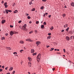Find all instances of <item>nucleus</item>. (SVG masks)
Wrapping results in <instances>:
<instances>
[{"mask_svg":"<svg viewBox=\"0 0 74 74\" xmlns=\"http://www.w3.org/2000/svg\"><path fill=\"white\" fill-rule=\"evenodd\" d=\"M26 26H27V25L26 24H24L23 26L22 29L24 30V31H27V30H28L26 28Z\"/></svg>","mask_w":74,"mask_h":74,"instance_id":"obj_1","label":"nucleus"},{"mask_svg":"<svg viewBox=\"0 0 74 74\" xmlns=\"http://www.w3.org/2000/svg\"><path fill=\"white\" fill-rule=\"evenodd\" d=\"M15 33V32L14 31L13 32L11 31L10 32V35L11 36H13V34H14Z\"/></svg>","mask_w":74,"mask_h":74,"instance_id":"obj_2","label":"nucleus"},{"mask_svg":"<svg viewBox=\"0 0 74 74\" xmlns=\"http://www.w3.org/2000/svg\"><path fill=\"white\" fill-rule=\"evenodd\" d=\"M26 41H30V42H33V40H32L30 38L26 39Z\"/></svg>","mask_w":74,"mask_h":74,"instance_id":"obj_3","label":"nucleus"},{"mask_svg":"<svg viewBox=\"0 0 74 74\" xmlns=\"http://www.w3.org/2000/svg\"><path fill=\"white\" fill-rule=\"evenodd\" d=\"M41 58V54H39L37 57V59H40Z\"/></svg>","mask_w":74,"mask_h":74,"instance_id":"obj_4","label":"nucleus"},{"mask_svg":"<svg viewBox=\"0 0 74 74\" xmlns=\"http://www.w3.org/2000/svg\"><path fill=\"white\" fill-rule=\"evenodd\" d=\"M66 40H68V41H69V40H70V37H69L68 36L66 37Z\"/></svg>","mask_w":74,"mask_h":74,"instance_id":"obj_5","label":"nucleus"},{"mask_svg":"<svg viewBox=\"0 0 74 74\" xmlns=\"http://www.w3.org/2000/svg\"><path fill=\"white\" fill-rule=\"evenodd\" d=\"M5 20H3L2 21L1 23H2V24H4V23H5Z\"/></svg>","mask_w":74,"mask_h":74,"instance_id":"obj_6","label":"nucleus"},{"mask_svg":"<svg viewBox=\"0 0 74 74\" xmlns=\"http://www.w3.org/2000/svg\"><path fill=\"white\" fill-rule=\"evenodd\" d=\"M71 6H72V7H74V2H72V3H71Z\"/></svg>","mask_w":74,"mask_h":74,"instance_id":"obj_7","label":"nucleus"},{"mask_svg":"<svg viewBox=\"0 0 74 74\" xmlns=\"http://www.w3.org/2000/svg\"><path fill=\"white\" fill-rule=\"evenodd\" d=\"M36 44H37V45H39L40 44V41H38L36 42Z\"/></svg>","mask_w":74,"mask_h":74,"instance_id":"obj_8","label":"nucleus"},{"mask_svg":"<svg viewBox=\"0 0 74 74\" xmlns=\"http://www.w3.org/2000/svg\"><path fill=\"white\" fill-rule=\"evenodd\" d=\"M28 59L29 61L30 62H31V61H32V58H31L28 57Z\"/></svg>","mask_w":74,"mask_h":74,"instance_id":"obj_9","label":"nucleus"},{"mask_svg":"<svg viewBox=\"0 0 74 74\" xmlns=\"http://www.w3.org/2000/svg\"><path fill=\"white\" fill-rule=\"evenodd\" d=\"M13 69V67H10L9 69V71H11V70H12Z\"/></svg>","mask_w":74,"mask_h":74,"instance_id":"obj_10","label":"nucleus"},{"mask_svg":"<svg viewBox=\"0 0 74 74\" xmlns=\"http://www.w3.org/2000/svg\"><path fill=\"white\" fill-rule=\"evenodd\" d=\"M20 43L21 44H23V43H24V42L22 40H21L20 42Z\"/></svg>","mask_w":74,"mask_h":74,"instance_id":"obj_11","label":"nucleus"},{"mask_svg":"<svg viewBox=\"0 0 74 74\" xmlns=\"http://www.w3.org/2000/svg\"><path fill=\"white\" fill-rule=\"evenodd\" d=\"M31 53H33V52H34V49H32L31 50Z\"/></svg>","mask_w":74,"mask_h":74,"instance_id":"obj_12","label":"nucleus"},{"mask_svg":"<svg viewBox=\"0 0 74 74\" xmlns=\"http://www.w3.org/2000/svg\"><path fill=\"white\" fill-rule=\"evenodd\" d=\"M50 29L51 30H53V26H51L50 27Z\"/></svg>","mask_w":74,"mask_h":74,"instance_id":"obj_13","label":"nucleus"},{"mask_svg":"<svg viewBox=\"0 0 74 74\" xmlns=\"http://www.w3.org/2000/svg\"><path fill=\"white\" fill-rule=\"evenodd\" d=\"M64 27H68V24H65L64 26Z\"/></svg>","mask_w":74,"mask_h":74,"instance_id":"obj_14","label":"nucleus"},{"mask_svg":"<svg viewBox=\"0 0 74 74\" xmlns=\"http://www.w3.org/2000/svg\"><path fill=\"white\" fill-rule=\"evenodd\" d=\"M6 48H7V49H8V50H11V48L9 47H6Z\"/></svg>","mask_w":74,"mask_h":74,"instance_id":"obj_15","label":"nucleus"},{"mask_svg":"<svg viewBox=\"0 0 74 74\" xmlns=\"http://www.w3.org/2000/svg\"><path fill=\"white\" fill-rule=\"evenodd\" d=\"M6 13L8 14V10L6 9L5 10Z\"/></svg>","mask_w":74,"mask_h":74,"instance_id":"obj_16","label":"nucleus"},{"mask_svg":"<svg viewBox=\"0 0 74 74\" xmlns=\"http://www.w3.org/2000/svg\"><path fill=\"white\" fill-rule=\"evenodd\" d=\"M40 61V58H37V61L38 62H39V61Z\"/></svg>","mask_w":74,"mask_h":74,"instance_id":"obj_17","label":"nucleus"},{"mask_svg":"<svg viewBox=\"0 0 74 74\" xmlns=\"http://www.w3.org/2000/svg\"><path fill=\"white\" fill-rule=\"evenodd\" d=\"M14 13L15 14V13H16L17 12H18V10H16L14 11Z\"/></svg>","mask_w":74,"mask_h":74,"instance_id":"obj_18","label":"nucleus"},{"mask_svg":"<svg viewBox=\"0 0 74 74\" xmlns=\"http://www.w3.org/2000/svg\"><path fill=\"white\" fill-rule=\"evenodd\" d=\"M5 39V37H2L1 38V39L2 40H4Z\"/></svg>","mask_w":74,"mask_h":74,"instance_id":"obj_19","label":"nucleus"},{"mask_svg":"<svg viewBox=\"0 0 74 74\" xmlns=\"http://www.w3.org/2000/svg\"><path fill=\"white\" fill-rule=\"evenodd\" d=\"M28 64L29 65V67H31V66L32 65V64H31V63L30 62H29L28 63Z\"/></svg>","mask_w":74,"mask_h":74,"instance_id":"obj_20","label":"nucleus"},{"mask_svg":"<svg viewBox=\"0 0 74 74\" xmlns=\"http://www.w3.org/2000/svg\"><path fill=\"white\" fill-rule=\"evenodd\" d=\"M51 49L50 50V51H53V49H54L53 48H51Z\"/></svg>","mask_w":74,"mask_h":74,"instance_id":"obj_21","label":"nucleus"},{"mask_svg":"<svg viewBox=\"0 0 74 74\" xmlns=\"http://www.w3.org/2000/svg\"><path fill=\"white\" fill-rule=\"evenodd\" d=\"M44 27V25H41V28L42 29Z\"/></svg>","mask_w":74,"mask_h":74,"instance_id":"obj_22","label":"nucleus"},{"mask_svg":"<svg viewBox=\"0 0 74 74\" xmlns=\"http://www.w3.org/2000/svg\"><path fill=\"white\" fill-rule=\"evenodd\" d=\"M36 54H37V53L36 52L35 53H33V56H34L35 55H36Z\"/></svg>","mask_w":74,"mask_h":74,"instance_id":"obj_23","label":"nucleus"},{"mask_svg":"<svg viewBox=\"0 0 74 74\" xmlns=\"http://www.w3.org/2000/svg\"><path fill=\"white\" fill-rule=\"evenodd\" d=\"M62 16L64 18V17L66 16V14H63V15H62Z\"/></svg>","mask_w":74,"mask_h":74,"instance_id":"obj_24","label":"nucleus"},{"mask_svg":"<svg viewBox=\"0 0 74 74\" xmlns=\"http://www.w3.org/2000/svg\"><path fill=\"white\" fill-rule=\"evenodd\" d=\"M40 8L41 10H43L44 9V6H42Z\"/></svg>","mask_w":74,"mask_h":74,"instance_id":"obj_25","label":"nucleus"},{"mask_svg":"<svg viewBox=\"0 0 74 74\" xmlns=\"http://www.w3.org/2000/svg\"><path fill=\"white\" fill-rule=\"evenodd\" d=\"M7 5V2H5L4 3V5Z\"/></svg>","mask_w":74,"mask_h":74,"instance_id":"obj_26","label":"nucleus"},{"mask_svg":"<svg viewBox=\"0 0 74 74\" xmlns=\"http://www.w3.org/2000/svg\"><path fill=\"white\" fill-rule=\"evenodd\" d=\"M43 25H47V23H46V22H44L43 23Z\"/></svg>","mask_w":74,"mask_h":74,"instance_id":"obj_27","label":"nucleus"},{"mask_svg":"<svg viewBox=\"0 0 74 74\" xmlns=\"http://www.w3.org/2000/svg\"><path fill=\"white\" fill-rule=\"evenodd\" d=\"M35 11V9L33 8L32 9V11Z\"/></svg>","mask_w":74,"mask_h":74,"instance_id":"obj_28","label":"nucleus"},{"mask_svg":"<svg viewBox=\"0 0 74 74\" xmlns=\"http://www.w3.org/2000/svg\"><path fill=\"white\" fill-rule=\"evenodd\" d=\"M36 24H38V23H39V21H36Z\"/></svg>","mask_w":74,"mask_h":74,"instance_id":"obj_29","label":"nucleus"},{"mask_svg":"<svg viewBox=\"0 0 74 74\" xmlns=\"http://www.w3.org/2000/svg\"><path fill=\"white\" fill-rule=\"evenodd\" d=\"M33 32V31H31L30 32H29V34H32Z\"/></svg>","mask_w":74,"mask_h":74,"instance_id":"obj_30","label":"nucleus"},{"mask_svg":"<svg viewBox=\"0 0 74 74\" xmlns=\"http://www.w3.org/2000/svg\"><path fill=\"white\" fill-rule=\"evenodd\" d=\"M8 12H12V11L10 10H8Z\"/></svg>","mask_w":74,"mask_h":74,"instance_id":"obj_31","label":"nucleus"},{"mask_svg":"<svg viewBox=\"0 0 74 74\" xmlns=\"http://www.w3.org/2000/svg\"><path fill=\"white\" fill-rule=\"evenodd\" d=\"M69 27H68L67 29H66V31H68V30H69Z\"/></svg>","mask_w":74,"mask_h":74,"instance_id":"obj_32","label":"nucleus"},{"mask_svg":"<svg viewBox=\"0 0 74 74\" xmlns=\"http://www.w3.org/2000/svg\"><path fill=\"white\" fill-rule=\"evenodd\" d=\"M46 47H47V48H49V47H50V46H49V45H47Z\"/></svg>","mask_w":74,"mask_h":74,"instance_id":"obj_33","label":"nucleus"},{"mask_svg":"<svg viewBox=\"0 0 74 74\" xmlns=\"http://www.w3.org/2000/svg\"><path fill=\"white\" fill-rule=\"evenodd\" d=\"M31 18L29 16H28L27 17V18H28V19H30Z\"/></svg>","mask_w":74,"mask_h":74,"instance_id":"obj_34","label":"nucleus"},{"mask_svg":"<svg viewBox=\"0 0 74 74\" xmlns=\"http://www.w3.org/2000/svg\"><path fill=\"white\" fill-rule=\"evenodd\" d=\"M5 7L6 8H7V7H8V5H5Z\"/></svg>","mask_w":74,"mask_h":74,"instance_id":"obj_35","label":"nucleus"},{"mask_svg":"<svg viewBox=\"0 0 74 74\" xmlns=\"http://www.w3.org/2000/svg\"><path fill=\"white\" fill-rule=\"evenodd\" d=\"M21 22H22V21H18L19 23H21Z\"/></svg>","mask_w":74,"mask_h":74,"instance_id":"obj_36","label":"nucleus"},{"mask_svg":"<svg viewBox=\"0 0 74 74\" xmlns=\"http://www.w3.org/2000/svg\"><path fill=\"white\" fill-rule=\"evenodd\" d=\"M13 54H17V53L16 52H14L13 53Z\"/></svg>","mask_w":74,"mask_h":74,"instance_id":"obj_37","label":"nucleus"},{"mask_svg":"<svg viewBox=\"0 0 74 74\" xmlns=\"http://www.w3.org/2000/svg\"><path fill=\"white\" fill-rule=\"evenodd\" d=\"M15 3H14L13 4V6H15Z\"/></svg>","mask_w":74,"mask_h":74,"instance_id":"obj_38","label":"nucleus"},{"mask_svg":"<svg viewBox=\"0 0 74 74\" xmlns=\"http://www.w3.org/2000/svg\"><path fill=\"white\" fill-rule=\"evenodd\" d=\"M15 71H13V74H14L15 73Z\"/></svg>","mask_w":74,"mask_h":74,"instance_id":"obj_39","label":"nucleus"},{"mask_svg":"<svg viewBox=\"0 0 74 74\" xmlns=\"http://www.w3.org/2000/svg\"><path fill=\"white\" fill-rule=\"evenodd\" d=\"M5 35L6 36H8V34H7V33H6L5 34Z\"/></svg>","mask_w":74,"mask_h":74,"instance_id":"obj_40","label":"nucleus"},{"mask_svg":"<svg viewBox=\"0 0 74 74\" xmlns=\"http://www.w3.org/2000/svg\"><path fill=\"white\" fill-rule=\"evenodd\" d=\"M51 38V36H49L47 38L48 39H50Z\"/></svg>","mask_w":74,"mask_h":74,"instance_id":"obj_41","label":"nucleus"},{"mask_svg":"<svg viewBox=\"0 0 74 74\" xmlns=\"http://www.w3.org/2000/svg\"><path fill=\"white\" fill-rule=\"evenodd\" d=\"M10 27L12 28V27H13V26L12 25H10Z\"/></svg>","mask_w":74,"mask_h":74,"instance_id":"obj_42","label":"nucleus"},{"mask_svg":"<svg viewBox=\"0 0 74 74\" xmlns=\"http://www.w3.org/2000/svg\"><path fill=\"white\" fill-rule=\"evenodd\" d=\"M3 71V69H0V71L1 72V71Z\"/></svg>","mask_w":74,"mask_h":74,"instance_id":"obj_43","label":"nucleus"},{"mask_svg":"<svg viewBox=\"0 0 74 74\" xmlns=\"http://www.w3.org/2000/svg\"><path fill=\"white\" fill-rule=\"evenodd\" d=\"M1 3L2 4H3V3H4V1H1Z\"/></svg>","mask_w":74,"mask_h":74,"instance_id":"obj_44","label":"nucleus"},{"mask_svg":"<svg viewBox=\"0 0 74 74\" xmlns=\"http://www.w3.org/2000/svg\"><path fill=\"white\" fill-rule=\"evenodd\" d=\"M48 35L49 36H51V33H49L48 34Z\"/></svg>","mask_w":74,"mask_h":74,"instance_id":"obj_45","label":"nucleus"},{"mask_svg":"<svg viewBox=\"0 0 74 74\" xmlns=\"http://www.w3.org/2000/svg\"><path fill=\"white\" fill-rule=\"evenodd\" d=\"M49 18H51V15H49Z\"/></svg>","mask_w":74,"mask_h":74,"instance_id":"obj_46","label":"nucleus"},{"mask_svg":"<svg viewBox=\"0 0 74 74\" xmlns=\"http://www.w3.org/2000/svg\"><path fill=\"white\" fill-rule=\"evenodd\" d=\"M55 68L52 69V70H53V71H54V70H55Z\"/></svg>","mask_w":74,"mask_h":74,"instance_id":"obj_47","label":"nucleus"},{"mask_svg":"<svg viewBox=\"0 0 74 74\" xmlns=\"http://www.w3.org/2000/svg\"><path fill=\"white\" fill-rule=\"evenodd\" d=\"M8 67H6L5 68V70H7V69H7V68H8Z\"/></svg>","mask_w":74,"mask_h":74,"instance_id":"obj_48","label":"nucleus"},{"mask_svg":"<svg viewBox=\"0 0 74 74\" xmlns=\"http://www.w3.org/2000/svg\"><path fill=\"white\" fill-rule=\"evenodd\" d=\"M64 30L63 29L61 31L62 32H64Z\"/></svg>","mask_w":74,"mask_h":74,"instance_id":"obj_49","label":"nucleus"},{"mask_svg":"<svg viewBox=\"0 0 74 74\" xmlns=\"http://www.w3.org/2000/svg\"><path fill=\"white\" fill-rule=\"evenodd\" d=\"M63 51L64 52H66L65 49H64Z\"/></svg>","mask_w":74,"mask_h":74,"instance_id":"obj_50","label":"nucleus"},{"mask_svg":"<svg viewBox=\"0 0 74 74\" xmlns=\"http://www.w3.org/2000/svg\"><path fill=\"white\" fill-rule=\"evenodd\" d=\"M4 66H2V68H3V69H4Z\"/></svg>","mask_w":74,"mask_h":74,"instance_id":"obj_51","label":"nucleus"},{"mask_svg":"<svg viewBox=\"0 0 74 74\" xmlns=\"http://www.w3.org/2000/svg\"><path fill=\"white\" fill-rule=\"evenodd\" d=\"M70 33L71 34L72 33L73 34V33L72 32V31H71V32H70Z\"/></svg>","mask_w":74,"mask_h":74,"instance_id":"obj_52","label":"nucleus"},{"mask_svg":"<svg viewBox=\"0 0 74 74\" xmlns=\"http://www.w3.org/2000/svg\"><path fill=\"white\" fill-rule=\"evenodd\" d=\"M26 15L27 16H28V15H29V14L27 13L26 14Z\"/></svg>","mask_w":74,"mask_h":74,"instance_id":"obj_53","label":"nucleus"},{"mask_svg":"<svg viewBox=\"0 0 74 74\" xmlns=\"http://www.w3.org/2000/svg\"><path fill=\"white\" fill-rule=\"evenodd\" d=\"M22 62H23V61H21V64H22Z\"/></svg>","mask_w":74,"mask_h":74,"instance_id":"obj_54","label":"nucleus"},{"mask_svg":"<svg viewBox=\"0 0 74 74\" xmlns=\"http://www.w3.org/2000/svg\"><path fill=\"white\" fill-rule=\"evenodd\" d=\"M43 1H46V0H42Z\"/></svg>","mask_w":74,"mask_h":74,"instance_id":"obj_55","label":"nucleus"},{"mask_svg":"<svg viewBox=\"0 0 74 74\" xmlns=\"http://www.w3.org/2000/svg\"><path fill=\"white\" fill-rule=\"evenodd\" d=\"M22 51H23V50H21L20 51V52H22Z\"/></svg>","mask_w":74,"mask_h":74,"instance_id":"obj_56","label":"nucleus"},{"mask_svg":"<svg viewBox=\"0 0 74 74\" xmlns=\"http://www.w3.org/2000/svg\"><path fill=\"white\" fill-rule=\"evenodd\" d=\"M35 32H36V33H37V30H35Z\"/></svg>","mask_w":74,"mask_h":74,"instance_id":"obj_57","label":"nucleus"},{"mask_svg":"<svg viewBox=\"0 0 74 74\" xmlns=\"http://www.w3.org/2000/svg\"><path fill=\"white\" fill-rule=\"evenodd\" d=\"M72 37H73V36H71L70 38L71 39H72Z\"/></svg>","mask_w":74,"mask_h":74,"instance_id":"obj_58","label":"nucleus"},{"mask_svg":"<svg viewBox=\"0 0 74 74\" xmlns=\"http://www.w3.org/2000/svg\"><path fill=\"white\" fill-rule=\"evenodd\" d=\"M57 51H59V49H57Z\"/></svg>","mask_w":74,"mask_h":74,"instance_id":"obj_59","label":"nucleus"},{"mask_svg":"<svg viewBox=\"0 0 74 74\" xmlns=\"http://www.w3.org/2000/svg\"><path fill=\"white\" fill-rule=\"evenodd\" d=\"M6 74H10V73H8Z\"/></svg>","mask_w":74,"mask_h":74,"instance_id":"obj_60","label":"nucleus"},{"mask_svg":"<svg viewBox=\"0 0 74 74\" xmlns=\"http://www.w3.org/2000/svg\"><path fill=\"white\" fill-rule=\"evenodd\" d=\"M28 74H30V73L29 72H28Z\"/></svg>","mask_w":74,"mask_h":74,"instance_id":"obj_61","label":"nucleus"},{"mask_svg":"<svg viewBox=\"0 0 74 74\" xmlns=\"http://www.w3.org/2000/svg\"><path fill=\"white\" fill-rule=\"evenodd\" d=\"M29 23H32V21H30V22H29Z\"/></svg>","mask_w":74,"mask_h":74,"instance_id":"obj_62","label":"nucleus"},{"mask_svg":"<svg viewBox=\"0 0 74 74\" xmlns=\"http://www.w3.org/2000/svg\"><path fill=\"white\" fill-rule=\"evenodd\" d=\"M54 50H55V51H57V49H54Z\"/></svg>","mask_w":74,"mask_h":74,"instance_id":"obj_63","label":"nucleus"},{"mask_svg":"<svg viewBox=\"0 0 74 74\" xmlns=\"http://www.w3.org/2000/svg\"><path fill=\"white\" fill-rule=\"evenodd\" d=\"M64 8H67V7L66 6H65Z\"/></svg>","mask_w":74,"mask_h":74,"instance_id":"obj_64","label":"nucleus"}]
</instances>
